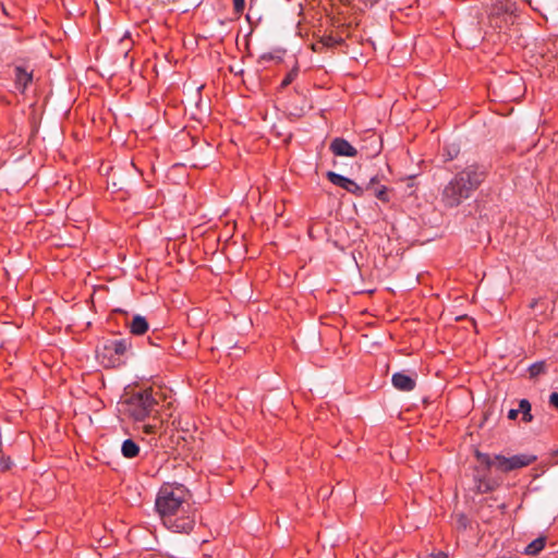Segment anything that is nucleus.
<instances>
[{
  "mask_svg": "<svg viewBox=\"0 0 558 558\" xmlns=\"http://www.w3.org/2000/svg\"><path fill=\"white\" fill-rule=\"evenodd\" d=\"M536 303H537V301H536V300L532 301V303H531V307H532V308H533V307H535V306H536Z\"/></svg>",
  "mask_w": 558,
  "mask_h": 558,
  "instance_id": "a878e982",
  "label": "nucleus"
},
{
  "mask_svg": "<svg viewBox=\"0 0 558 558\" xmlns=\"http://www.w3.org/2000/svg\"><path fill=\"white\" fill-rule=\"evenodd\" d=\"M549 402L553 407L558 409V392H553L549 397Z\"/></svg>",
  "mask_w": 558,
  "mask_h": 558,
  "instance_id": "6ab92c4d",
  "label": "nucleus"
},
{
  "mask_svg": "<svg viewBox=\"0 0 558 558\" xmlns=\"http://www.w3.org/2000/svg\"><path fill=\"white\" fill-rule=\"evenodd\" d=\"M556 462L558 463V452H557V461Z\"/></svg>",
  "mask_w": 558,
  "mask_h": 558,
  "instance_id": "cd10ccee",
  "label": "nucleus"
},
{
  "mask_svg": "<svg viewBox=\"0 0 558 558\" xmlns=\"http://www.w3.org/2000/svg\"><path fill=\"white\" fill-rule=\"evenodd\" d=\"M14 71L16 87L24 92L27 85L32 82L33 75L22 66H16Z\"/></svg>",
  "mask_w": 558,
  "mask_h": 558,
  "instance_id": "9d476101",
  "label": "nucleus"
},
{
  "mask_svg": "<svg viewBox=\"0 0 558 558\" xmlns=\"http://www.w3.org/2000/svg\"><path fill=\"white\" fill-rule=\"evenodd\" d=\"M478 459L488 466H495L501 472H509L530 465L536 460V457L531 454H515L510 458L504 456L490 458L487 454L478 453Z\"/></svg>",
  "mask_w": 558,
  "mask_h": 558,
  "instance_id": "20e7f679",
  "label": "nucleus"
},
{
  "mask_svg": "<svg viewBox=\"0 0 558 558\" xmlns=\"http://www.w3.org/2000/svg\"><path fill=\"white\" fill-rule=\"evenodd\" d=\"M2 470H9L11 465L10 459H2L0 462Z\"/></svg>",
  "mask_w": 558,
  "mask_h": 558,
  "instance_id": "412c9836",
  "label": "nucleus"
},
{
  "mask_svg": "<svg viewBox=\"0 0 558 558\" xmlns=\"http://www.w3.org/2000/svg\"><path fill=\"white\" fill-rule=\"evenodd\" d=\"M465 522H466V519H465L464 517H462V515H461V517H460V523H461L463 526H465V525H466V523H465Z\"/></svg>",
  "mask_w": 558,
  "mask_h": 558,
  "instance_id": "393cba45",
  "label": "nucleus"
},
{
  "mask_svg": "<svg viewBox=\"0 0 558 558\" xmlns=\"http://www.w3.org/2000/svg\"><path fill=\"white\" fill-rule=\"evenodd\" d=\"M296 75H298V69L295 68V69L291 70V71L287 74V76L284 77V80L281 82V87H282V88H284V87H287L288 85H290V84L294 81V78L296 77Z\"/></svg>",
  "mask_w": 558,
  "mask_h": 558,
  "instance_id": "f3484780",
  "label": "nucleus"
},
{
  "mask_svg": "<svg viewBox=\"0 0 558 558\" xmlns=\"http://www.w3.org/2000/svg\"><path fill=\"white\" fill-rule=\"evenodd\" d=\"M132 335L141 336L148 330V323L145 317L135 315L130 323H128Z\"/></svg>",
  "mask_w": 558,
  "mask_h": 558,
  "instance_id": "1a4fd4ad",
  "label": "nucleus"
},
{
  "mask_svg": "<svg viewBox=\"0 0 558 558\" xmlns=\"http://www.w3.org/2000/svg\"><path fill=\"white\" fill-rule=\"evenodd\" d=\"M374 181H375V179H374V178H373V179H371V182L368 183V185L373 184V183H374Z\"/></svg>",
  "mask_w": 558,
  "mask_h": 558,
  "instance_id": "bb28decb",
  "label": "nucleus"
},
{
  "mask_svg": "<svg viewBox=\"0 0 558 558\" xmlns=\"http://www.w3.org/2000/svg\"><path fill=\"white\" fill-rule=\"evenodd\" d=\"M187 493L182 486L161 487L155 507L163 525L175 533H190L195 520L191 515L192 506L186 499Z\"/></svg>",
  "mask_w": 558,
  "mask_h": 558,
  "instance_id": "f257e3e1",
  "label": "nucleus"
},
{
  "mask_svg": "<svg viewBox=\"0 0 558 558\" xmlns=\"http://www.w3.org/2000/svg\"><path fill=\"white\" fill-rule=\"evenodd\" d=\"M391 381L393 387L401 391H411L415 388V379L403 372L395 373Z\"/></svg>",
  "mask_w": 558,
  "mask_h": 558,
  "instance_id": "6e6552de",
  "label": "nucleus"
},
{
  "mask_svg": "<svg viewBox=\"0 0 558 558\" xmlns=\"http://www.w3.org/2000/svg\"><path fill=\"white\" fill-rule=\"evenodd\" d=\"M121 451L125 458L131 459L138 454L140 447L132 439H126L122 444Z\"/></svg>",
  "mask_w": 558,
  "mask_h": 558,
  "instance_id": "9b49d317",
  "label": "nucleus"
},
{
  "mask_svg": "<svg viewBox=\"0 0 558 558\" xmlns=\"http://www.w3.org/2000/svg\"><path fill=\"white\" fill-rule=\"evenodd\" d=\"M487 171L484 166L472 163L457 172L442 187L440 203L446 208H456L469 199L481 186Z\"/></svg>",
  "mask_w": 558,
  "mask_h": 558,
  "instance_id": "f03ea898",
  "label": "nucleus"
},
{
  "mask_svg": "<svg viewBox=\"0 0 558 558\" xmlns=\"http://www.w3.org/2000/svg\"><path fill=\"white\" fill-rule=\"evenodd\" d=\"M520 413H522V420L524 422H531L533 416L531 414V403L526 399L520 401Z\"/></svg>",
  "mask_w": 558,
  "mask_h": 558,
  "instance_id": "4468645a",
  "label": "nucleus"
},
{
  "mask_svg": "<svg viewBox=\"0 0 558 558\" xmlns=\"http://www.w3.org/2000/svg\"><path fill=\"white\" fill-rule=\"evenodd\" d=\"M385 195H386V190H385V187H381V189H379V190L376 192V196H377L379 199L385 201V199H386Z\"/></svg>",
  "mask_w": 558,
  "mask_h": 558,
  "instance_id": "4be33fe9",
  "label": "nucleus"
},
{
  "mask_svg": "<svg viewBox=\"0 0 558 558\" xmlns=\"http://www.w3.org/2000/svg\"><path fill=\"white\" fill-rule=\"evenodd\" d=\"M546 363L544 361H538L534 364H532L529 368L530 377L535 378L539 376L541 374H544L546 372Z\"/></svg>",
  "mask_w": 558,
  "mask_h": 558,
  "instance_id": "ddd939ff",
  "label": "nucleus"
},
{
  "mask_svg": "<svg viewBox=\"0 0 558 558\" xmlns=\"http://www.w3.org/2000/svg\"><path fill=\"white\" fill-rule=\"evenodd\" d=\"M131 348V341L129 339H108L104 342L102 353L104 355L116 354L119 357L124 355Z\"/></svg>",
  "mask_w": 558,
  "mask_h": 558,
  "instance_id": "423d86ee",
  "label": "nucleus"
},
{
  "mask_svg": "<svg viewBox=\"0 0 558 558\" xmlns=\"http://www.w3.org/2000/svg\"><path fill=\"white\" fill-rule=\"evenodd\" d=\"M329 148L336 156L355 157L357 155L356 148L342 137L333 138Z\"/></svg>",
  "mask_w": 558,
  "mask_h": 558,
  "instance_id": "0eeeda50",
  "label": "nucleus"
},
{
  "mask_svg": "<svg viewBox=\"0 0 558 558\" xmlns=\"http://www.w3.org/2000/svg\"><path fill=\"white\" fill-rule=\"evenodd\" d=\"M545 542H546L545 537H538V538L534 539L526 546L525 554H527V555L538 554L544 548Z\"/></svg>",
  "mask_w": 558,
  "mask_h": 558,
  "instance_id": "f8f14e48",
  "label": "nucleus"
},
{
  "mask_svg": "<svg viewBox=\"0 0 558 558\" xmlns=\"http://www.w3.org/2000/svg\"><path fill=\"white\" fill-rule=\"evenodd\" d=\"M520 413V408L519 409H511L509 412H508V418L509 420H515L518 417V414Z\"/></svg>",
  "mask_w": 558,
  "mask_h": 558,
  "instance_id": "aec40b11",
  "label": "nucleus"
},
{
  "mask_svg": "<svg viewBox=\"0 0 558 558\" xmlns=\"http://www.w3.org/2000/svg\"><path fill=\"white\" fill-rule=\"evenodd\" d=\"M460 151V146L457 143H449L445 147L446 160L454 159Z\"/></svg>",
  "mask_w": 558,
  "mask_h": 558,
  "instance_id": "2eb2a0df",
  "label": "nucleus"
},
{
  "mask_svg": "<svg viewBox=\"0 0 558 558\" xmlns=\"http://www.w3.org/2000/svg\"><path fill=\"white\" fill-rule=\"evenodd\" d=\"M341 39L335 38L332 36H324L320 41H318L316 45L313 46V49L316 51L318 50V46H326V47H333L335 45L339 44Z\"/></svg>",
  "mask_w": 558,
  "mask_h": 558,
  "instance_id": "dca6fc26",
  "label": "nucleus"
},
{
  "mask_svg": "<svg viewBox=\"0 0 558 558\" xmlns=\"http://www.w3.org/2000/svg\"><path fill=\"white\" fill-rule=\"evenodd\" d=\"M233 5L236 12H242L244 9V0H233Z\"/></svg>",
  "mask_w": 558,
  "mask_h": 558,
  "instance_id": "a211bd4d",
  "label": "nucleus"
},
{
  "mask_svg": "<svg viewBox=\"0 0 558 558\" xmlns=\"http://www.w3.org/2000/svg\"><path fill=\"white\" fill-rule=\"evenodd\" d=\"M433 558H448V556L446 554H444V553H438Z\"/></svg>",
  "mask_w": 558,
  "mask_h": 558,
  "instance_id": "b1692460",
  "label": "nucleus"
},
{
  "mask_svg": "<svg viewBox=\"0 0 558 558\" xmlns=\"http://www.w3.org/2000/svg\"><path fill=\"white\" fill-rule=\"evenodd\" d=\"M156 405L151 389H144L126 395L121 402V411L134 421H144L155 411Z\"/></svg>",
  "mask_w": 558,
  "mask_h": 558,
  "instance_id": "7ed1b4c3",
  "label": "nucleus"
},
{
  "mask_svg": "<svg viewBox=\"0 0 558 558\" xmlns=\"http://www.w3.org/2000/svg\"><path fill=\"white\" fill-rule=\"evenodd\" d=\"M327 178L328 180L337 185V186H340L342 189H344L345 191L354 194V195H357V196H361L363 194V187L360 186L357 183H355L354 181L341 175V174H338L333 171H328L327 172Z\"/></svg>",
  "mask_w": 558,
  "mask_h": 558,
  "instance_id": "39448f33",
  "label": "nucleus"
},
{
  "mask_svg": "<svg viewBox=\"0 0 558 558\" xmlns=\"http://www.w3.org/2000/svg\"><path fill=\"white\" fill-rule=\"evenodd\" d=\"M156 429V426L155 425H150V424H147V425H144V432L146 434H153Z\"/></svg>",
  "mask_w": 558,
  "mask_h": 558,
  "instance_id": "5701e85b",
  "label": "nucleus"
}]
</instances>
